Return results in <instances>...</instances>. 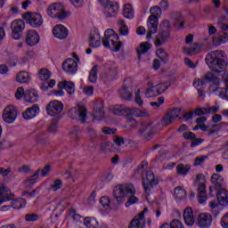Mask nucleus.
I'll return each instance as SVG.
<instances>
[{"mask_svg":"<svg viewBox=\"0 0 228 228\" xmlns=\"http://www.w3.org/2000/svg\"><path fill=\"white\" fill-rule=\"evenodd\" d=\"M136 189L133 184H118L113 190V197L116 198L118 204H122V200L128 197L127 201L125 203L126 208L133 206L138 202V198L135 197Z\"/></svg>","mask_w":228,"mask_h":228,"instance_id":"f257e3e1","label":"nucleus"},{"mask_svg":"<svg viewBox=\"0 0 228 228\" xmlns=\"http://www.w3.org/2000/svg\"><path fill=\"white\" fill-rule=\"evenodd\" d=\"M205 61L212 72L220 74L227 69V61L225 60V53L216 50L206 55Z\"/></svg>","mask_w":228,"mask_h":228,"instance_id":"f03ea898","label":"nucleus"},{"mask_svg":"<svg viewBox=\"0 0 228 228\" xmlns=\"http://www.w3.org/2000/svg\"><path fill=\"white\" fill-rule=\"evenodd\" d=\"M102 45L115 53H118L122 47V42L118 41V35L111 28L105 31Z\"/></svg>","mask_w":228,"mask_h":228,"instance_id":"7ed1b4c3","label":"nucleus"},{"mask_svg":"<svg viewBox=\"0 0 228 228\" xmlns=\"http://www.w3.org/2000/svg\"><path fill=\"white\" fill-rule=\"evenodd\" d=\"M151 16L148 18V33L147 38H151L152 35L158 33V25L159 24V17H161V8L159 6L151 7L150 10Z\"/></svg>","mask_w":228,"mask_h":228,"instance_id":"20e7f679","label":"nucleus"},{"mask_svg":"<svg viewBox=\"0 0 228 228\" xmlns=\"http://www.w3.org/2000/svg\"><path fill=\"white\" fill-rule=\"evenodd\" d=\"M47 15L52 17V19H59V20H63L67 17H70V12H65V6L61 3L52 4L48 6Z\"/></svg>","mask_w":228,"mask_h":228,"instance_id":"39448f33","label":"nucleus"},{"mask_svg":"<svg viewBox=\"0 0 228 228\" xmlns=\"http://www.w3.org/2000/svg\"><path fill=\"white\" fill-rule=\"evenodd\" d=\"M195 184L198 185L199 203L204 204L208 200V192L206 191V176L199 174L196 177Z\"/></svg>","mask_w":228,"mask_h":228,"instance_id":"423d86ee","label":"nucleus"},{"mask_svg":"<svg viewBox=\"0 0 228 228\" xmlns=\"http://www.w3.org/2000/svg\"><path fill=\"white\" fill-rule=\"evenodd\" d=\"M46 111L50 117H58V118H61L63 103L58 100H53L47 104Z\"/></svg>","mask_w":228,"mask_h":228,"instance_id":"0eeeda50","label":"nucleus"},{"mask_svg":"<svg viewBox=\"0 0 228 228\" xmlns=\"http://www.w3.org/2000/svg\"><path fill=\"white\" fill-rule=\"evenodd\" d=\"M73 58L66 59L62 63V69L66 74H76L77 72V61H79V57L77 54L73 53Z\"/></svg>","mask_w":228,"mask_h":228,"instance_id":"6e6552de","label":"nucleus"},{"mask_svg":"<svg viewBox=\"0 0 228 228\" xmlns=\"http://www.w3.org/2000/svg\"><path fill=\"white\" fill-rule=\"evenodd\" d=\"M23 19L28 21L32 28H40L44 24V20H42L40 13L28 12L23 15Z\"/></svg>","mask_w":228,"mask_h":228,"instance_id":"1a4fd4ad","label":"nucleus"},{"mask_svg":"<svg viewBox=\"0 0 228 228\" xmlns=\"http://www.w3.org/2000/svg\"><path fill=\"white\" fill-rule=\"evenodd\" d=\"M156 184H158V180L154 177V173L151 171L147 172L146 177L143 178L142 182L145 193L151 195V190H152Z\"/></svg>","mask_w":228,"mask_h":228,"instance_id":"9d476101","label":"nucleus"},{"mask_svg":"<svg viewBox=\"0 0 228 228\" xmlns=\"http://www.w3.org/2000/svg\"><path fill=\"white\" fill-rule=\"evenodd\" d=\"M3 120L6 124H13L17 118V109L13 105L7 106L3 112Z\"/></svg>","mask_w":228,"mask_h":228,"instance_id":"9b49d317","label":"nucleus"},{"mask_svg":"<svg viewBox=\"0 0 228 228\" xmlns=\"http://www.w3.org/2000/svg\"><path fill=\"white\" fill-rule=\"evenodd\" d=\"M139 134L144 140H151L156 134V129L152 124H142L139 130Z\"/></svg>","mask_w":228,"mask_h":228,"instance_id":"f8f14e48","label":"nucleus"},{"mask_svg":"<svg viewBox=\"0 0 228 228\" xmlns=\"http://www.w3.org/2000/svg\"><path fill=\"white\" fill-rule=\"evenodd\" d=\"M119 94L126 101H131L133 99V84L131 80H125L122 88L119 90Z\"/></svg>","mask_w":228,"mask_h":228,"instance_id":"ddd939ff","label":"nucleus"},{"mask_svg":"<svg viewBox=\"0 0 228 228\" xmlns=\"http://www.w3.org/2000/svg\"><path fill=\"white\" fill-rule=\"evenodd\" d=\"M184 112L183 109H174L167 112L162 118V126H170L175 118H179V114Z\"/></svg>","mask_w":228,"mask_h":228,"instance_id":"4468645a","label":"nucleus"},{"mask_svg":"<svg viewBox=\"0 0 228 228\" xmlns=\"http://www.w3.org/2000/svg\"><path fill=\"white\" fill-rule=\"evenodd\" d=\"M24 28H26V24L24 21H22V20L12 21L11 24V28L12 31V37L14 40H19V38H20V33H22Z\"/></svg>","mask_w":228,"mask_h":228,"instance_id":"2eb2a0df","label":"nucleus"},{"mask_svg":"<svg viewBox=\"0 0 228 228\" xmlns=\"http://www.w3.org/2000/svg\"><path fill=\"white\" fill-rule=\"evenodd\" d=\"M25 42L30 47L37 45L38 42H40V36L38 35V32L33 29L27 31L25 36Z\"/></svg>","mask_w":228,"mask_h":228,"instance_id":"dca6fc26","label":"nucleus"},{"mask_svg":"<svg viewBox=\"0 0 228 228\" xmlns=\"http://www.w3.org/2000/svg\"><path fill=\"white\" fill-rule=\"evenodd\" d=\"M94 118L93 120H102V118H104V102L98 100L95 102L94 106Z\"/></svg>","mask_w":228,"mask_h":228,"instance_id":"f3484780","label":"nucleus"},{"mask_svg":"<svg viewBox=\"0 0 228 228\" xmlns=\"http://www.w3.org/2000/svg\"><path fill=\"white\" fill-rule=\"evenodd\" d=\"M136 110L138 109L129 108L124 105H116L112 109V113H114V115H134Z\"/></svg>","mask_w":228,"mask_h":228,"instance_id":"a211bd4d","label":"nucleus"},{"mask_svg":"<svg viewBox=\"0 0 228 228\" xmlns=\"http://www.w3.org/2000/svg\"><path fill=\"white\" fill-rule=\"evenodd\" d=\"M211 222H213L211 215L200 214L198 216L197 225L200 228H209L211 227Z\"/></svg>","mask_w":228,"mask_h":228,"instance_id":"6ab92c4d","label":"nucleus"},{"mask_svg":"<svg viewBox=\"0 0 228 228\" xmlns=\"http://www.w3.org/2000/svg\"><path fill=\"white\" fill-rule=\"evenodd\" d=\"M170 38V30L168 28L163 29L161 32H159L156 37H155V46L156 47H161L163 44L167 42Z\"/></svg>","mask_w":228,"mask_h":228,"instance_id":"aec40b11","label":"nucleus"},{"mask_svg":"<svg viewBox=\"0 0 228 228\" xmlns=\"http://www.w3.org/2000/svg\"><path fill=\"white\" fill-rule=\"evenodd\" d=\"M53 37L59 40H65L69 37V29L63 25H56L53 29Z\"/></svg>","mask_w":228,"mask_h":228,"instance_id":"412c9836","label":"nucleus"},{"mask_svg":"<svg viewBox=\"0 0 228 228\" xmlns=\"http://www.w3.org/2000/svg\"><path fill=\"white\" fill-rule=\"evenodd\" d=\"M119 5L117 2H109L105 4L106 17H115L118 13Z\"/></svg>","mask_w":228,"mask_h":228,"instance_id":"4be33fe9","label":"nucleus"},{"mask_svg":"<svg viewBox=\"0 0 228 228\" xmlns=\"http://www.w3.org/2000/svg\"><path fill=\"white\" fill-rule=\"evenodd\" d=\"M117 77V68L112 67L104 70V72L101 76V79L104 81V83H110V81H113Z\"/></svg>","mask_w":228,"mask_h":228,"instance_id":"5701e85b","label":"nucleus"},{"mask_svg":"<svg viewBox=\"0 0 228 228\" xmlns=\"http://www.w3.org/2000/svg\"><path fill=\"white\" fill-rule=\"evenodd\" d=\"M40 113V107L38 104H34L32 107L28 108L22 113L23 118L25 120H31V118H35L37 115Z\"/></svg>","mask_w":228,"mask_h":228,"instance_id":"b1692460","label":"nucleus"},{"mask_svg":"<svg viewBox=\"0 0 228 228\" xmlns=\"http://www.w3.org/2000/svg\"><path fill=\"white\" fill-rule=\"evenodd\" d=\"M145 227V218L143 213L136 216L129 224L128 228H144Z\"/></svg>","mask_w":228,"mask_h":228,"instance_id":"393cba45","label":"nucleus"},{"mask_svg":"<svg viewBox=\"0 0 228 228\" xmlns=\"http://www.w3.org/2000/svg\"><path fill=\"white\" fill-rule=\"evenodd\" d=\"M210 181L212 184H214V190H217V191L225 185L224 176L220 175L219 174L212 175Z\"/></svg>","mask_w":228,"mask_h":228,"instance_id":"a878e982","label":"nucleus"},{"mask_svg":"<svg viewBox=\"0 0 228 228\" xmlns=\"http://www.w3.org/2000/svg\"><path fill=\"white\" fill-rule=\"evenodd\" d=\"M40 99L38 93L35 89H28L25 93V101L26 102H37Z\"/></svg>","mask_w":228,"mask_h":228,"instance_id":"bb28decb","label":"nucleus"},{"mask_svg":"<svg viewBox=\"0 0 228 228\" xmlns=\"http://www.w3.org/2000/svg\"><path fill=\"white\" fill-rule=\"evenodd\" d=\"M59 88L66 90V92L72 95L74 92H76V86H74L73 82L65 80L64 82H59L58 84Z\"/></svg>","mask_w":228,"mask_h":228,"instance_id":"cd10ccee","label":"nucleus"},{"mask_svg":"<svg viewBox=\"0 0 228 228\" xmlns=\"http://www.w3.org/2000/svg\"><path fill=\"white\" fill-rule=\"evenodd\" d=\"M183 219L186 225L191 226L195 224V217H193V210L191 208H185L183 212Z\"/></svg>","mask_w":228,"mask_h":228,"instance_id":"c85d7f7f","label":"nucleus"},{"mask_svg":"<svg viewBox=\"0 0 228 228\" xmlns=\"http://www.w3.org/2000/svg\"><path fill=\"white\" fill-rule=\"evenodd\" d=\"M90 47H100L101 46V35L97 32H93L89 37Z\"/></svg>","mask_w":228,"mask_h":228,"instance_id":"c756f323","label":"nucleus"},{"mask_svg":"<svg viewBox=\"0 0 228 228\" xmlns=\"http://www.w3.org/2000/svg\"><path fill=\"white\" fill-rule=\"evenodd\" d=\"M216 195L220 206L228 205V191L226 190L218 191Z\"/></svg>","mask_w":228,"mask_h":228,"instance_id":"7c9ffc66","label":"nucleus"},{"mask_svg":"<svg viewBox=\"0 0 228 228\" xmlns=\"http://www.w3.org/2000/svg\"><path fill=\"white\" fill-rule=\"evenodd\" d=\"M123 16L125 19H134V9H133V5L130 4H126L123 8Z\"/></svg>","mask_w":228,"mask_h":228,"instance_id":"2f4dec72","label":"nucleus"},{"mask_svg":"<svg viewBox=\"0 0 228 228\" xmlns=\"http://www.w3.org/2000/svg\"><path fill=\"white\" fill-rule=\"evenodd\" d=\"M14 195L12 194V191L6 190V187H0V199L2 202H8V200H12Z\"/></svg>","mask_w":228,"mask_h":228,"instance_id":"473e14b6","label":"nucleus"},{"mask_svg":"<svg viewBox=\"0 0 228 228\" xmlns=\"http://www.w3.org/2000/svg\"><path fill=\"white\" fill-rule=\"evenodd\" d=\"M190 170H191V167L190 165H184L181 163L176 166L177 175H183L184 177L188 175Z\"/></svg>","mask_w":228,"mask_h":228,"instance_id":"72a5a7b5","label":"nucleus"},{"mask_svg":"<svg viewBox=\"0 0 228 228\" xmlns=\"http://www.w3.org/2000/svg\"><path fill=\"white\" fill-rule=\"evenodd\" d=\"M146 97H157L159 95L158 91V86H153L152 83L149 82V87L145 91Z\"/></svg>","mask_w":228,"mask_h":228,"instance_id":"f704fd0d","label":"nucleus"},{"mask_svg":"<svg viewBox=\"0 0 228 228\" xmlns=\"http://www.w3.org/2000/svg\"><path fill=\"white\" fill-rule=\"evenodd\" d=\"M77 118L81 124H86L88 120V116L86 114V109L84 106H78Z\"/></svg>","mask_w":228,"mask_h":228,"instance_id":"c9c22d12","label":"nucleus"},{"mask_svg":"<svg viewBox=\"0 0 228 228\" xmlns=\"http://www.w3.org/2000/svg\"><path fill=\"white\" fill-rule=\"evenodd\" d=\"M156 54L162 63H168L169 55L165 49H158Z\"/></svg>","mask_w":228,"mask_h":228,"instance_id":"e433bc0d","label":"nucleus"},{"mask_svg":"<svg viewBox=\"0 0 228 228\" xmlns=\"http://www.w3.org/2000/svg\"><path fill=\"white\" fill-rule=\"evenodd\" d=\"M51 76H53V74L51 73V71H49V69L45 68L41 69L38 71V77L41 81H47V79L51 78Z\"/></svg>","mask_w":228,"mask_h":228,"instance_id":"4c0bfd02","label":"nucleus"},{"mask_svg":"<svg viewBox=\"0 0 228 228\" xmlns=\"http://www.w3.org/2000/svg\"><path fill=\"white\" fill-rule=\"evenodd\" d=\"M18 83H28L29 81V74L27 71H20L16 75Z\"/></svg>","mask_w":228,"mask_h":228,"instance_id":"58836bf2","label":"nucleus"},{"mask_svg":"<svg viewBox=\"0 0 228 228\" xmlns=\"http://www.w3.org/2000/svg\"><path fill=\"white\" fill-rule=\"evenodd\" d=\"M175 197L178 200H184L186 199V191L183 187H176L175 189Z\"/></svg>","mask_w":228,"mask_h":228,"instance_id":"ea45409f","label":"nucleus"},{"mask_svg":"<svg viewBox=\"0 0 228 228\" xmlns=\"http://www.w3.org/2000/svg\"><path fill=\"white\" fill-rule=\"evenodd\" d=\"M84 224L87 228H97L99 227V223L97 222V219L87 217L84 219Z\"/></svg>","mask_w":228,"mask_h":228,"instance_id":"a19ab883","label":"nucleus"},{"mask_svg":"<svg viewBox=\"0 0 228 228\" xmlns=\"http://www.w3.org/2000/svg\"><path fill=\"white\" fill-rule=\"evenodd\" d=\"M152 45L147 42L141 43L140 46L136 49L138 54H145Z\"/></svg>","mask_w":228,"mask_h":228,"instance_id":"79ce46f5","label":"nucleus"},{"mask_svg":"<svg viewBox=\"0 0 228 228\" xmlns=\"http://www.w3.org/2000/svg\"><path fill=\"white\" fill-rule=\"evenodd\" d=\"M118 24L121 26L119 28L120 35L127 37V35H129V28L126 25V21H124V20H118Z\"/></svg>","mask_w":228,"mask_h":228,"instance_id":"37998d69","label":"nucleus"},{"mask_svg":"<svg viewBox=\"0 0 228 228\" xmlns=\"http://www.w3.org/2000/svg\"><path fill=\"white\" fill-rule=\"evenodd\" d=\"M55 85H56L55 79H51L49 82H43L41 84V90L43 92H47L49 88H54Z\"/></svg>","mask_w":228,"mask_h":228,"instance_id":"c03bdc74","label":"nucleus"},{"mask_svg":"<svg viewBox=\"0 0 228 228\" xmlns=\"http://www.w3.org/2000/svg\"><path fill=\"white\" fill-rule=\"evenodd\" d=\"M26 200L20 198L13 201L12 208L14 209H22V208H26Z\"/></svg>","mask_w":228,"mask_h":228,"instance_id":"a18cd8bd","label":"nucleus"},{"mask_svg":"<svg viewBox=\"0 0 228 228\" xmlns=\"http://www.w3.org/2000/svg\"><path fill=\"white\" fill-rule=\"evenodd\" d=\"M97 71H98V66H94L89 72L90 83H97Z\"/></svg>","mask_w":228,"mask_h":228,"instance_id":"49530a36","label":"nucleus"},{"mask_svg":"<svg viewBox=\"0 0 228 228\" xmlns=\"http://www.w3.org/2000/svg\"><path fill=\"white\" fill-rule=\"evenodd\" d=\"M184 17H183L181 14H177L175 26L176 28H180L181 29H184Z\"/></svg>","mask_w":228,"mask_h":228,"instance_id":"de8ad7c7","label":"nucleus"},{"mask_svg":"<svg viewBox=\"0 0 228 228\" xmlns=\"http://www.w3.org/2000/svg\"><path fill=\"white\" fill-rule=\"evenodd\" d=\"M48 133L56 134L58 131V119L52 120V123L50 126H48L47 128Z\"/></svg>","mask_w":228,"mask_h":228,"instance_id":"09e8293b","label":"nucleus"},{"mask_svg":"<svg viewBox=\"0 0 228 228\" xmlns=\"http://www.w3.org/2000/svg\"><path fill=\"white\" fill-rule=\"evenodd\" d=\"M170 87V83L168 82H164L161 84L157 85V90L159 92V95H161L165 90H167Z\"/></svg>","mask_w":228,"mask_h":228,"instance_id":"8fccbe9b","label":"nucleus"},{"mask_svg":"<svg viewBox=\"0 0 228 228\" xmlns=\"http://www.w3.org/2000/svg\"><path fill=\"white\" fill-rule=\"evenodd\" d=\"M61 186H63V182H61L60 179H57L53 182V184L51 185V188L53 191H58V190L61 189Z\"/></svg>","mask_w":228,"mask_h":228,"instance_id":"3c124183","label":"nucleus"},{"mask_svg":"<svg viewBox=\"0 0 228 228\" xmlns=\"http://www.w3.org/2000/svg\"><path fill=\"white\" fill-rule=\"evenodd\" d=\"M79 113V106L70 109L68 112L69 118H77Z\"/></svg>","mask_w":228,"mask_h":228,"instance_id":"603ef678","label":"nucleus"},{"mask_svg":"<svg viewBox=\"0 0 228 228\" xmlns=\"http://www.w3.org/2000/svg\"><path fill=\"white\" fill-rule=\"evenodd\" d=\"M39 175H40V169H37V170L34 173V175H32L30 176V178H28V179L27 180V183H29L30 184H35V183H37V179H38Z\"/></svg>","mask_w":228,"mask_h":228,"instance_id":"864d4df0","label":"nucleus"},{"mask_svg":"<svg viewBox=\"0 0 228 228\" xmlns=\"http://www.w3.org/2000/svg\"><path fill=\"white\" fill-rule=\"evenodd\" d=\"M40 216L37 214H27L25 215V220L26 222H37Z\"/></svg>","mask_w":228,"mask_h":228,"instance_id":"5fc2aeb1","label":"nucleus"},{"mask_svg":"<svg viewBox=\"0 0 228 228\" xmlns=\"http://www.w3.org/2000/svg\"><path fill=\"white\" fill-rule=\"evenodd\" d=\"M100 204L103 207V208H110V206L111 205V200H110V198L107 196H103L100 199Z\"/></svg>","mask_w":228,"mask_h":228,"instance_id":"6e6d98bb","label":"nucleus"},{"mask_svg":"<svg viewBox=\"0 0 228 228\" xmlns=\"http://www.w3.org/2000/svg\"><path fill=\"white\" fill-rule=\"evenodd\" d=\"M79 140V130H73L70 134V141L77 143Z\"/></svg>","mask_w":228,"mask_h":228,"instance_id":"4d7b16f0","label":"nucleus"},{"mask_svg":"<svg viewBox=\"0 0 228 228\" xmlns=\"http://www.w3.org/2000/svg\"><path fill=\"white\" fill-rule=\"evenodd\" d=\"M207 158L208 156L196 157L193 166L200 167V165H202L206 161Z\"/></svg>","mask_w":228,"mask_h":228,"instance_id":"13d9d810","label":"nucleus"},{"mask_svg":"<svg viewBox=\"0 0 228 228\" xmlns=\"http://www.w3.org/2000/svg\"><path fill=\"white\" fill-rule=\"evenodd\" d=\"M50 172H51V165L45 166L41 170L42 177H46V175H49Z\"/></svg>","mask_w":228,"mask_h":228,"instance_id":"bf43d9fd","label":"nucleus"},{"mask_svg":"<svg viewBox=\"0 0 228 228\" xmlns=\"http://www.w3.org/2000/svg\"><path fill=\"white\" fill-rule=\"evenodd\" d=\"M18 172L20 174H29V172H31V169L29 168V166L23 165L18 168Z\"/></svg>","mask_w":228,"mask_h":228,"instance_id":"052dcab7","label":"nucleus"},{"mask_svg":"<svg viewBox=\"0 0 228 228\" xmlns=\"http://www.w3.org/2000/svg\"><path fill=\"white\" fill-rule=\"evenodd\" d=\"M23 95H26V93H24V87H18L15 93L16 99H22Z\"/></svg>","mask_w":228,"mask_h":228,"instance_id":"680f3d73","label":"nucleus"},{"mask_svg":"<svg viewBox=\"0 0 228 228\" xmlns=\"http://www.w3.org/2000/svg\"><path fill=\"white\" fill-rule=\"evenodd\" d=\"M208 113V108L196 109L194 110L195 117H199L200 115H206Z\"/></svg>","mask_w":228,"mask_h":228,"instance_id":"e2e57ef3","label":"nucleus"},{"mask_svg":"<svg viewBox=\"0 0 228 228\" xmlns=\"http://www.w3.org/2000/svg\"><path fill=\"white\" fill-rule=\"evenodd\" d=\"M135 102L138 104V106L143 105V100H142V96L140 95V89H138L135 93Z\"/></svg>","mask_w":228,"mask_h":228,"instance_id":"0e129e2a","label":"nucleus"},{"mask_svg":"<svg viewBox=\"0 0 228 228\" xmlns=\"http://www.w3.org/2000/svg\"><path fill=\"white\" fill-rule=\"evenodd\" d=\"M69 1L75 8H81L83 6V4L85 3L84 0H69Z\"/></svg>","mask_w":228,"mask_h":228,"instance_id":"69168bd1","label":"nucleus"},{"mask_svg":"<svg viewBox=\"0 0 228 228\" xmlns=\"http://www.w3.org/2000/svg\"><path fill=\"white\" fill-rule=\"evenodd\" d=\"M183 138L185 140H195V134H193L192 132H184Z\"/></svg>","mask_w":228,"mask_h":228,"instance_id":"338daca9","label":"nucleus"},{"mask_svg":"<svg viewBox=\"0 0 228 228\" xmlns=\"http://www.w3.org/2000/svg\"><path fill=\"white\" fill-rule=\"evenodd\" d=\"M221 225L224 228H228V213L224 216H223L221 220Z\"/></svg>","mask_w":228,"mask_h":228,"instance_id":"774afa93","label":"nucleus"}]
</instances>
